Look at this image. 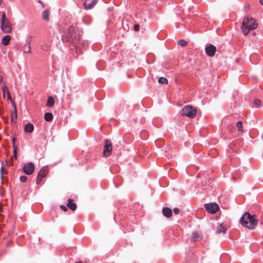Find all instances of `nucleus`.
Wrapping results in <instances>:
<instances>
[{
    "label": "nucleus",
    "mask_w": 263,
    "mask_h": 263,
    "mask_svg": "<svg viewBox=\"0 0 263 263\" xmlns=\"http://www.w3.org/2000/svg\"><path fill=\"white\" fill-rule=\"evenodd\" d=\"M42 49L45 51H47V50H48V48L46 45H44L42 46Z\"/></svg>",
    "instance_id": "473e14b6"
},
{
    "label": "nucleus",
    "mask_w": 263,
    "mask_h": 263,
    "mask_svg": "<svg viewBox=\"0 0 263 263\" xmlns=\"http://www.w3.org/2000/svg\"><path fill=\"white\" fill-rule=\"evenodd\" d=\"M32 37L31 36H29L27 39L26 40V43L28 44L29 45H30L31 42L32 41Z\"/></svg>",
    "instance_id": "c756f323"
},
{
    "label": "nucleus",
    "mask_w": 263,
    "mask_h": 263,
    "mask_svg": "<svg viewBox=\"0 0 263 263\" xmlns=\"http://www.w3.org/2000/svg\"><path fill=\"white\" fill-rule=\"evenodd\" d=\"M76 263H83V262L81 261H78V262H76Z\"/></svg>",
    "instance_id": "37998d69"
},
{
    "label": "nucleus",
    "mask_w": 263,
    "mask_h": 263,
    "mask_svg": "<svg viewBox=\"0 0 263 263\" xmlns=\"http://www.w3.org/2000/svg\"><path fill=\"white\" fill-rule=\"evenodd\" d=\"M17 146L15 145V144H14L13 155L15 158H17Z\"/></svg>",
    "instance_id": "c85d7f7f"
},
{
    "label": "nucleus",
    "mask_w": 263,
    "mask_h": 263,
    "mask_svg": "<svg viewBox=\"0 0 263 263\" xmlns=\"http://www.w3.org/2000/svg\"><path fill=\"white\" fill-rule=\"evenodd\" d=\"M258 26L256 21L251 17H245L242 22L241 29L245 35L249 34L251 30H255Z\"/></svg>",
    "instance_id": "f03ea898"
},
{
    "label": "nucleus",
    "mask_w": 263,
    "mask_h": 263,
    "mask_svg": "<svg viewBox=\"0 0 263 263\" xmlns=\"http://www.w3.org/2000/svg\"><path fill=\"white\" fill-rule=\"evenodd\" d=\"M54 100L53 98L52 97H49L47 100V106L49 107H51L54 105Z\"/></svg>",
    "instance_id": "a211bd4d"
},
{
    "label": "nucleus",
    "mask_w": 263,
    "mask_h": 263,
    "mask_svg": "<svg viewBox=\"0 0 263 263\" xmlns=\"http://www.w3.org/2000/svg\"><path fill=\"white\" fill-rule=\"evenodd\" d=\"M49 12L47 10H45L43 12V17L44 19L48 20L49 19Z\"/></svg>",
    "instance_id": "412c9836"
},
{
    "label": "nucleus",
    "mask_w": 263,
    "mask_h": 263,
    "mask_svg": "<svg viewBox=\"0 0 263 263\" xmlns=\"http://www.w3.org/2000/svg\"><path fill=\"white\" fill-rule=\"evenodd\" d=\"M16 118H17L16 110L15 109V117H14L13 115H12V116H11V122H13V123H15L16 122Z\"/></svg>",
    "instance_id": "bb28decb"
},
{
    "label": "nucleus",
    "mask_w": 263,
    "mask_h": 263,
    "mask_svg": "<svg viewBox=\"0 0 263 263\" xmlns=\"http://www.w3.org/2000/svg\"><path fill=\"white\" fill-rule=\"evenodd\" d=\"M37 178H39V179H41V180H42V179H43V178H44V177H41V176H40V175H39V174H37Z\"/></svg>",
    "instance_id": "4c0bfd02"
},
{
    "label": "nucleus",
    "mask_w": 263,
    "mask_h": 263,
    "mask_svg": "<svg viewBox=\"0 0 263 263\" xmlns=\"http://www.w3.org/2000/svg\"><path fill=\"white\" fill-rule=\"evenodd\" d=\"M6 94H7V98H8V100L11 99V95H10V93L9 91H8L7 92V93H6Z\"/></svg>",
    "instance_id": "72a5a7b5"
},
{
    "label": "nucleus",
    "mask_w": 263,
    "mask_h": 263,
    "mask_svg": "<svg viewBox=\"0 0 263 263\" xmlns=\"http://www.w3.org/2000/svg\"><path fill=\"white\" fill-rule=\"evenodd\" d=\"M139 25L138 24H135L134 26V30L136 31H138L139 30Z\"/></svg>",
    "instance_id": "2f4dec72"
},
{
    "label": "nucleus",
    "mask_w": 263,
    "mask_h": 263,
    "mask_svg": "<svg viewBox=\"0 0 263 263\" xmlns=\"http://www.w3.org/2000/svg\"><path fill=\"white\" fill-rule=\"evenodd\" d=\"M236 127L237 128V130L239 132H243V126H242V123L241 121H239L236 123Z\"/></svg>",
    "instance_id": "6ab92c4d"
},
{
    "label": "nucleus",
    "mask_w": 263,
    "mask_h": 263,
    "mask_svg": "<svg viewBox=\"0 0 263 263\" xmlns=\"http://www.w3.org/2000/svg\"><path fill=\"white\" fill-rule=\"evenodd\" d=\"M34 165L32 162L27 163L24 164L23 167V171L26 175H31L34 170Z\"/></svg>",
    "instance_id": "0eeeda50"
},
{
    "label": "nucleus",
    "mask_w": 263,
    "mask_h": 263,
    "mask_svg": "<svg viewBox=\"0 0 263 263\" xmlns=\"http://www.w3.org/2000/svg\"><path fill=\"white\" fill-rule=\"evenodd\" d=\"M162 212L163 215L166 217H170L172 215V210L167 207L163 208Z\"/></svg>",
    "instance_id": "9b49d317"
},
{
    "label": "nucleus",
    "mask_w": 263,
    "mask_h": 263,
    "mask_svg": "<svg viewBox=\"0 0 263 263\" xmlns=\"http://www.w3.org/2000/svg\"><path fill=\"white\" fill-rule=\"evenodd\" d=\"M173 212L175 214H178L180 212V210L178 208H175L173 209Z\"/></svg>",
    "instance_id": "7c9ffc66"
},
{
    "label": "nucleus",
    "mask_w": 263,
    "mask_h": 263,
    "mask_svg": "<svg viewBox=\"0 0 263 263\" xmlns=\"http://www.w3.org/2000/svg\"><path fill=\"white\" fill-rule=\"evenodd\" d=\"M1 28L3 31L6 33L11 32L12 28L11 24L8 19L6 17L5 13H3L1 20Z\"/></svg>",
    "instance_id": "20e7f679"
},
{
    "label": "nucleus",
    "mask_w": 263,
    "mask_h": 263,
    "mask_svg": "<svg viewBox=\"0 0 263 263\" xmlns=\"http://www.w3.org/2000/svg\"><path fill=\"white\" fill-rule=\"evenodd\" d=\"M22 50L25 53H29L31 52V46L28 44L24 45L22 48Z\"/></svg>",
    "instance_id": "dca6fc26"
},
{
    "label": "nucleus",
    "mask_w": 263,
    "mask_h": 263,
    "mask_svg": "<svg viewBox=\"0 0 263 263\" xmlns=\"http://www.w3.org/2000/svg\"><path fill=\"white\" fill-rule=\"evenodd\" d=\"M1 80H2V79H0V82L1 81Z\"/></svg>",
    "instance_id": "c03bdc74"
},
{
    "label": "nucleus",
    "mask_w": 263,
    "mask_h": 263,
    "mask_svg": "<svg viewBox=\"0 0 263 263\" xmlns=\"http://www.w3.org/2000/svg\"><path fill=\"white\" fill-rule=\"evenodd\" d=\"M199 238V234L196 232H194L192 233V240L194 241H196L198 240V239Z\"/></svg>",
    "instance_id": "aec40b11"
},
{
    "label": "nucleus",
    "mask_w": 263,
    "mask_h": 263,
    "mask_svg": "<svg viewBox=\"0 0 263 263\" xmlns=\"http://www.w3.org/2000/svg\"><path fill=\"white\" fill-rule=\"evenodd\" d=\"M11 40V37L9 35H5L4 36L2 39V44L5 45L7 46L9 44L10 41Z\"/></svg>",
    "instance_id": "4468645a"
},
{
    "label": "nucleus",
    "mask_w": 263,
    "mask_h": 263,
    "mask_svg": "<svg viewBox=\"0 0 263 263\" xmlns=\"http://www.w3.org/2000/svg\"><path fill=\"white\" fill-rule=\"evenodd\" d=\"M48 173V167L46 166L43 167L40 171H39V175L41 177H45L46 175Z\"/></svg>",
    "instance_id": "2eb2a0df"
},
{
    "label": "nucleus",
    "mask_w": 263,
    "mask_h": 263,
    "mask_svg": "<svg viewBox=\"0 0 263 263\" xmlns=\"http://www.w3.org/2000/svg\"><path fill=\"white\" fill-rule=\"evenodd\" d=\"M205 51L208 55L209 57H213L216 51V48L212 44H209L206 46Z\"/></svg>",
    "instance_id": "1a4fd4ad"
},
{
    "label": "nucleus",
    "mask_w": 263,
    "mask_h": 263,
    "mask_svg": "<svg viewBox=\"0 0 263 263\" xmlns=\"http://www.w3.org/2000/svg\"><path fill=\"white\" fill-rule=\"evenodd\" d=\"M61 209L64 211H66L67 210V208L65 205H61Z\"/></svg>",
    "instance_id": "f704fd0d"
},
{
    "label": "nucleus",
    "mask_w": 263,
    "mask_h": 263,
    "mask_svg": "<svg viewBox=\"0 0 263 263\" xmlns=\"http://www.w3.org/2000/svg\"><path fill=\"white\" fill-rule=\"evenodd\" d=\"M205 208L207 212L211 214H214L219 210V206L216 203L206 204Z\"/></svg>",
    "instance_id": "6e6552de"
},
{
    "label": "nucleus",
    "mask_w": 263,
    "mask_h": 263,
    "mask_svg": "<svg viewBox=\"0 0 263 263\" xmlns=\"http://www.w3.org/2000/svg\"><path fill=\"white\" fill-rule=\"evenodd\" d=\"M112 145L111 142L108 140L106 139L104 142V151H103V155L105 157H108L110 155L111 152L112 151Z\"/></svg>",
    "instance_id": "423d86ee"
},
{
    "label": "nucleus",
    "mask_w": 263,
    "mask_h": 263,
    "mask_svg": "<svg viewBox=\"0 0 263 263\" xmlns=\"http://www.w3.org/2000/svg\"><path fill=\"white\" fill-rule=\"evenodd\" d=\"M254 103L255 105L257 107H260L261 105V102L260 100L256 99H255Z\"/></svg>",
    "instance_id": "b1692460"
},
{
    "label": "nucleus",
    "mask_w": 263,
    "mask_h": 263,
    "mask_svg": "<svg viewBox=\"0 0 263 263\" xmlns=\"http://www.w3.org/2000/svg\"><path fill=\"white\" fill-rule=\"evenodd\" d=\"M20 180L22 182H26L27 180V177L25 176H22L20 177Z\"/></svg>",
    "instance_id": "cd10ccee"
},
{
    "label": "nucleus",
    "mask_w": 263,
    "mask_h": 263,
    "mask_svg": "<svg viewBox=\"0 0 263 263\" xmlns=\"http://www.w3.org/2000/svg\"><path fill=\"white\" fill-rule=\"evenodd\" d=\"M41 181H42V180H41V179H39V178H36V183L37 184H40V183L41 182Z\"/></svg>",
    "instance_id": "c9c22d12"
},
{
    "label": "nucleus",
    "mask_w": 263,
    "mask_h": 263,
    "mask_svg": "<svg viewBox=\"0 0 263 263\" xmlns=\"http://www.w3.org/2000/svg\"><path fill=\"white\" fill-rule=\"evenodd\" d=\"M217 231L219 233L221 232L225 233L226 230L225 228L221 224H220L218 228Z\"/></svg>",
    "instance_id": "5701e85b"
},
{
    "label": "nucleus",
    "mask_w": 263,
    "mask_h": 263,
    "mask_svg": "<svg viewBox=\"0 0 263 263\" xmlns=\"http://www.w3.org/2000/svg\"><path fill=\"white\" fill-rule=\"evenodd\" d=\"M260 4L263 5V0H259Z\"/></svg>",
    "instance_id": "ea45409f"
},
{
    "label": "nucleus",
    "mask_w": 263,
    "mask_h": 263,
    "mask_svg": "<svg viewBox=\"0 0 263 263\" xmlns=\"http://www.w3.org/2000/svg\"><path fill=\"white\" fill-rule=\"evenodd\" d=\"M4 168L3 167H1V177L2 178L3 175Z\"/></svg>",
    "instance_id": "e433bc0d"
},
{
    "label": "nucleus",
    "mask_w": 263,
    "mask_h": 263,
    "mask_svg": "<svg viewBox=\"0 0 263 263\" xmlns=\"http://www.w3.org/2000/svg\"><path fill=\"white\" fill-rule=\"evenodd\" d=\"M34 130V126L32 124L29 123L27 124L24 128V130L26 133H31Z\"/></svg>",
    "instance_id": "f8f14e48"
},
{
    "label": "nucleus",
    "mask_w": 263,
    "mask_h": 263,
    "mask_svg": "<svg viewBox=\"0 0 263 263\" xmlns=\"http://www.w3.org/2000/svg\"><path fill=\"white\" fill-rule=\"evenodd\" d=\"M15 138H13L12 139V142H13V147H14V144H15Z\"/></svg>",
    "instance_id": "58836bf2"
},
{
    "label": "nucleus",
    "mask_w": 263,
    "mask_h": 263,
    "mask_svg": "<svg viewBox=\"0 0 263 263\" xmlns=\"http://www.w3.org/2000/svg\"><path fill=\"white\" fill-rule=\"evenodd\" d=\"M158 82L160 84H167V80L164 77H160L158 79Z\"/></svg>",
    "instance_id": "4be33fe9"
},
{
    "label": "nucleus",
    "mask_w": 263,
    "mask_h": 263,
    "mask_svg": "<svg viewBox=\"0 0 263 263\" xmlns=\"http://www.w3.org/2000/svg\"><path fill=\"white\" fill-rule=\"evenodd\" d=\"M178 44L182 47H185L187 45V42L184 40L182 39L179 41Z\"/></svg>",
    "instance_id": "393cba45"
},
{
    "label": "nucleus",
    "mask_w": 263,
    "mask_h": 263,
    "mask_svg": "<svg viewBox=\"0 0 263 263\" xmlns=\"http://www.w3.org/2000/svg\"><path fill=\"white\" fill-rule=\"evenodd\" d=\"M196 109L191 105L185 106L182 110V115L190 118H194L196 115Z\"/></svg>",
    "instance_id": "39448f33"
},
{
    "label": "nucleus",
    "mask_w": 263,
    "mask_h": 263,
    "mask_svg": "<svg viewBox=\"0 0 263 263\" xmlns=\"http://www.w3.org/2000/svg\"><path fill=\"white\" fill-rule=\"evenodd\" d=\"M2 92H3L4 96H5V94L7 93V92L8 91H9V90L8 89L7 86H5V85L2 87Z\"/></svg>",
    "instance_id": "a878e982"
},
{
    "label": "nucleus",
    "mask_w": 263,
    "mask_h": 263,
    "mask_svg": "<svg viewBox=\"0 0 263 263\" xmlns=\"http://www.w3.org/2000/svg\"><path fill=\"white\" fill-rule=\"evenodd\" d=\"M44 119L46 121L50 122L53 119V115L50 112H46L45 114Z\"/></svg>",
    "instance_id": "f3484780"
},
{
    "label": "nucleus",
    "mask_w": 263,
    "mask_h": 263,
    "mask_svg": "<svg viewBox=\"0 0 263 263\" xmlns=\"http://www.w3.org/2000/svg\"><path fill=\"white\" fill-rule=\"evenodd\" d=\"M67 206L72 211H74L77 209V205L73 202V200L71 199H68V202Z\"/></svg>",
    "instance_id": "ddd939ff"
},
{
    "label": "nucleus",
    "mask_w": 263,
    "mask_h": 263,
    "mask_svg": "<svg viewBox=\"0 0 263 263\" xmlns=\"http://www.w3.org/2000/svg\"><path fill=\"white\" fill-rule=\"evenodd\" d=\"M80 39V35H77L75 32V26L72 25L69 26L64 31L62 35V41L65 43H71L77 44Z\"/></svg>",
    "instance_id": "f257e3e1"
},
{
    "label": "nucleus",
    "mask_w": 263,
    "mask_h": 263,
    "mask_svg": "<svg viewBox=\"0 0 263 263\" xmlns=\"http://www.w3.org/2000/svg\"><path fill=\"white\" fill-rule=\"evenodd\" d=\"M2 211V208L1 206V205H0V212H1Z\"/></svg>",
    "instance_id": "79ce46f5"
},
{
    "label": "nucleus",
    "mask_w": 263,
    "mask_h": 263,
    "mask_svg": "<svg viewBox=\"0 0 263 263\" xmlns=\"http://www.w3.org/2000/svg\"><path fill=\"white\" fill-rule=\"evenodd\" d=\"M3 2V0H0V5H1L2 4Z\"/></svg>",
    "instance_id": "a19ab883"
},
{
    "label": "nucleus",
    "mask_w": 263,
    "mask_h": 263,
    "mask_svg": "<svg viewBox=\"0 0 263 263\" xmlns=\"http://www.w3.org/2000/svg\"><path fill=\"white\" fill-rule=\"evenodd\" d=\"M98 0H85L84 7L86 9L92 8L97 4Z\"/></svg>",
    "instance_id": "9d476101"
},
{
    "label": "nucleus",
    "mask_w": 263,
    "mask_h": 263,
    "mask_svg": "<svg viewBox=\"0 0 263 263\" xmlns=\"http://www.w3.org/2000/svg\"><path fill=\"white\" fill-rule=\"evenodd\" d=\"M240 223L244 227L250 229H254L257 225V220L254 215H251L248 212H245L239 220Z\"/></svg>",
    "instance_id": "7ed1b4c3"
}]
</instances>
